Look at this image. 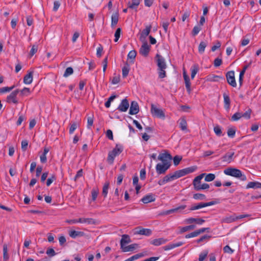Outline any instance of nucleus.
I'll list each match as a JSON object with an SVG mask.
<instances>
[{
	"instance_id": "1",
	"label": "nucleus",
	"mask_w": 261,
	"mask_h": 261,
	"mask_svg": "<svg viewBox=\"0 0 261 261\" xmlns=\"http://www.w3.org/2000/svg\"><path fill=\"white\" fill-rule=\"evenodd\" d=\"M194 167H188L176 171L173 173L167 174L164 176L163 179L159 180L158 183L160 186L164 185L167 182L174 180L189 173H192L194 172Z\"/></svg>"
},
{
	"instance_id": "2",
	"label": "nucleus",
	"mask_w": 261,
	"mask_h": 261,
	"mask_svg": "<svg viewBox=\"0 0 261 261\" xmlns=\"http://www.w3.org/2000/svg\"><path fill=\"white\" fill-rule=\"evenodd\" d=\"M157 65L159 70V76L161 79L164 78L166 76L165 69L167 68L165 59L161 55L157 54L155 56Z\"/></svg>"
},
{
	"instance_id": "3",
	"label": "nucleus",
	"mask_w": 261,
	"mask_h": 261,
	"mask_svg": "<svg viewBox=\"0 0 261 261\" xmlns=\"http://www.w3.org/2000/svg\"><path fill=\"white\" fill-rule=\"evenodd\" d=\"M224 173L227 175L231 176L236 178H240L242 181L247 180L246 175L242 174V171L237 168L229 167L224 170Z\"/></svg>"
},
{
	"instance_id": "4",
	"label": "nucleus",
	"mask_w": 261,
	"mask_h": 261,
	"mask_svg": "<svg viewBox=\"0 0 261 261\" xmlns=\"http://www.w3.org/2000/svg\"><path fill=\"white\" fill-rule=\"evenodd\" d=\"M123 151V148L118 144L115 147L108 153L107 162L109 164L112 165L114 163L115 158L120 154Z\"/></svg>"
},
{
	"instance_id": "5",
	"label": "nucleus",
	"mask_w": 261,
	"mask_h": 261,
	"mask_svg": "<svg viewBox=\"0 0 261 261\" xmlns=\"http://www.w3.org/2000/svg\"><path fill=\"white\" fill-rule=\"evenodd\" d=\"M150 111L153 116L164 119L165 115L164 111L158 108H157L154 105L151 104Z\"/></svg>"
},
{
	"instance_id": "6",
	"label": "nucleus",
	"mask_w": 261,
	"mask_h": 261,
	"mask_svg": "<svg viewBox=\"0 0 261 261\" xmlns=\"http://www.w3.org/2000/svg\"><path fill=\"white\" fill-rule=\"evenodd\" d=\"M170 166L171 164L158 163L155 166L156 172L159 175L164 174L169 169Z\"/></svg>"
},
{
	"instance_id": "7",
	"label": "nucleus",
	"mask_w": 261,
	"mask_h": 261,
	"mask_svg": "<svg viewBox=\"0 0 261 261\" xmlns=\"http://www.w3.org/2000/svg\"><path fill=\"white\" fill-rule=\"evenodd\" d=\"M227 82L228 84L233 87H236L237 83L234 77V72L233 71H229L226 74Z\"/></svg>"
},
{
	"instance_id": "8",
	"label": "nucleus",
	"mask_w": 261,
	"mask_h": 261,
	"mask_svg": "<svg viewBox=\"0 0 261 261\" xmlns=\"http://www.w3.org/2000/svg\"><path fill=\"white\" fill-rule=\"evenodd\" d=\"M67 222L70 224L77 223L94 224V220L92 218H79L78 219L67 220Z\"/></svg>"
},
{
	"instance_id": "9",
	"label": "nucleus",
	"mask_w": 261,
	"mask_h": 261,
	"mask_svg": "<svg viewBox=\"0 0 261 261\" xmlns=\"http://www.w3.org/2000/svg\"><path fill=\"white\" fill-rule=\"evenodd\" d=\"M158 160L162 161L163 164H171L172 156L167 152L161 153L158 158Z\"/></svg>"
},
{
	"instance_id": "10",
	"label": "nucleus",
	"mask_w": 261,
	"mask_h": 261,
	"mask_svg": "<svg viewBox=\"0 0 261 261\" xmlns=\"http://www.w3.org/2000/svg\"><path fill=\"white\" fill-rule=\"evenodd\" d=\"M134 233L136 234L150 236L152 234V230L148 228L137 227L135 228Z\"/></svg>"
},
{
	"instance_id": "11",
	"label": "nucleus",
	"mask_w": 261,
	"mask_h": 261,
	"mask_svg": "<svg viewBox=\"0 0 261 261\" xmlns=\"http://www.w3.org/2000/svg\"><path fill=\"white\" fill-rule=\"evenodd\" d=\"M250 215L248 214H244L240 215L239 216H237L236 214H233L228 217H226L225 219V221L227 223H231L234 222L238 219L246 218L249 217Z\"/></svg>"
},
{
	"instance_id": "12",
	"label": "nucleus",
	"mask_w": 261,
	"mask_h": 261,
	"mask_svg": "<svg viewBox=\"0 0 261 261\" xmlns=\"http://www.w3.org/2000/svg\"><path fill=\"white\" fill-rule=\"evenodd\" d=\"M19 92V90L18 89L13 91L9 95L7 96V102H12L13 103L15 104L17 103L18 100L16 99V96Z\"/></svg>"
},
{
	"instance_id": "13",
	"label": "nucleus",
	"mask_w": 261,
	"mask_h": 261,
	"mask_svg": "<svg viewBox=\"0 0 261 261\" xmlns=\"http://www.w3.org/2000/svg\"><path fill=\"white\" fill-rule=\"evenodd\" d=\"M139 112V107L137 102L133 101L131 102L129 108V114L130 115H135Z\"/></svg>"
},
{
	"instance_id": "14",
	"label": "nucleus",
	"mask_w": 261,
	"mask_h": 261,
	"mask_svg": "<svg viewBox=\"0 0 261 261\" xmlns=\"http://www.w3.org/2000/svg\"><path fill=\"white\" fill-rule=\"evenodd\" d=\"M150 50V46L146 42L143 43L140 48L139 53L144 57H147Z\"/></svg>"
},
{
	"instance_id": "15",
	"label": "nucleus",
	"mask_w": 261,
	"mask_h": 261,
	"mask_svg": "<svg viewBox=\"0 0 261 261\" xmlns=\"http://www.w3.org/2000/svg\"><path fill=\"white\" fill-rule=\"evenodd\" d=\"M129 107V102L126 98L123 99L118 107V110L120 112H126Z\"/></svg>"
},
{
	"instance_id": "16",
	"label": "nucleus",
	"mask_w": 261,
	"mask_h": 261,
	"mask_svg": "<svg viewBox=\"0 0 261 261\" xmlns=\"http://www.w3.org/2000/svg\"><path fill=\"white\" fill-rule=\"evenodd\" d=\"M234 154V152L233 151H230L227 152L225 155H224L221 159L222 162L230 163L232 161V158Z\"/></svg>"
},
{
	"instance_id": "17",
	"label": "nucleus",
	"mask_w": 261,
	"mask_h": 261,
	"mask_svg": "<svg viewBox=\"0 0 261 261\" xmlns=\"http://www.w3.org/2000/svg\"><path fill=\"white\" fill-rule=\"evenodd\" d=\"M169 240L167 239H165L164 238H160L152 240L151 241H150V244L155 246H159L160 245L166 243Z\"/></svg>"
},
{
	"instance_id": "18",
	"label": "nucleus",
	"mask_w": 261,
	"mask_h": 261,
	"mask_svg": "<svg viewBox=\"0 0 261 261\" xmlns=\"http://www.w3.org/2000/svg\"><path fill=\"white\" fill-rule=\"evenodd\" d=\"M183 244L182 242H178L177 243H170L167 245H166L163 247V249L165 251L169 250L171 249H173L176 247H178L181 246Z\"/></svg>"
},
{
	"instance_id": "19",
	"label": "nucleus",
	"mask_w": 261,
	"mask_h": 261,
	"mask_svg": "<svg viewBox=\"0 0 261 261\" xmlns=\"http://www.w3.org/2000/svg\"><path fill=\"white\" fill-rule=\"evenodd\" d=\"M131 242L129 237L127 234H123L120 241L121 248L125 246L126 244H128Z\"/></svg>"
},
{
	"instance_id": "20",
	"label": "nucleus",
	"mask_w": 261,
	"mask_h": 261,
	"mask_svg": "<svg viewBox=\"0 0 261 261\" xmlns=\"http://www.w3.org/2000/svg\"><path fill=\"white\" fill-rule=\"evenodd\" d=\"M183 76H184V80L185 82L186 87L187 90L188 92V93H190V91H191V89H190L191 84L190 82V78L188 76V75L186 74V72H185V71H184Z\"/></svg>"
},
{
	"instance_id": "21",
	"label": "nucleus",
	"mask_w": 261,
	"mask_h": 261,
	"mask_svg": "<svg viewBox=\"0 0 261 261\" xmlns=\"http://www.w3.org/2000/svg\"><path fill=\"white\" fill-rule=\"evenodd\" d=\"M260 189L261 188V183L258 181H251L249 182L246 186V189Z\"/></svg>"
},
{
	"instance_id": "22",
	"label": "nucleus",
	"mask_w": 261,
	"mask_h": 261,
	"mask_svg": "<svg viewBox=\"0 0 261 261\" xmlns=\"http://www.w3.org/2000/svg\"><path fill=\"white\" fill-rule=\"evenodd\" d=\"M129 70H130L129 65L128 63L127 62H126L125 63L122 69V77L123 78L126 77L128 75Z\"/></svg>"
},
{
	"instance_id": "23",
	"label": "nucleus",
	"mask_w": 261,
	"mask_h": 261,
	"mask_svg": "<svg viewBox=\"0 0 261 261\" xmlns=\"http://www.w3.org/2000/svg\"><path fill=\"white\" fill-rule=\"evenodd\" d=\"M217 203V202L215 201H212L208 202H200L197 203V210L208 206H211L213 205H214Z\"/></svg>"
},
{
	"instance_id": "24",
	"label": "nucleus",
	"mask_w": 261,
	"mask_h": 261,
	"mask_svg": "<svg viewBox=\"0 0 261 261\" xmlns=\"http://www.w3.org/2000/svg\"><path fill=\"white\" fill-rule=\"evenodd\" d=\"M69 235L71 238L75 239L77 237L84 236L85 233L83 231L71 230L69 232Z\"/></svg>"
},
{
	"instance_id": "25",
	"label": "nucleus",
	"mask_w": 261,
	"mask_h": 261,
	"mask_svg": "<svg viewBox=\"0 0 261 261\" xmlns=\"http://www.w3.org/2000/svg\"><path fill=\"white\" fill-rule=\"evenodd\" d=\"M223 96L224 98V108L226 110H228L230 109V100L229 96L226 93H224Z\"/></svg>"
},
{
	"instance_id": "26",
	"label": "nucleus",
	"mask_w": 261,
	"mask_h": 261,
	"mask_svg": "<svg viewBox=\"0 0 261 261\" xmlns=\"http://www.w3.org/2000/svg\"><path fill=\"white\" fill-rule=\"evenodd\" d=\"M155 197L152 194L147 195L141 199V201L144 203H148L155 200Z\"/></svg>"
},
{
	"instance_id": "27",
	"label": "nucleus",
	"mask_w": 261,
	"mask_h": 261,
	"mask_svg": "<svg viewBox=\"0 0 261 261\" xmlns=\"http://www.w3.org/2000/svg\"><path fill=\"white\" fill-rule=\"evenodd\" d=\"M138 246V245L137 244H133L129 245L127 246H125L123 248H121L123 252H129L133 251L135 249H136Z\"/></svg>"
},
{
	"instance_id": "28",
	"label": "nucleus",
	"mask_w": 261,
	"mask_h": 261,
	"mask_svg": "<svg viewBox=\"0 0 261 261\" xmlns=\"http://www.w3.org/2000/svg\"><path fill=\"white\" fill-rule=\"evenodd\" d=\"M33 81V72H30L23 78V83L25 84H30Z\"/></svg>"
},
{
	"instance_id": "29",
	"label": "nucleus",
	"mask_w": 261,
	"mask_h": 261,
	"mask_svg": "<svg viewBox=\"0 0 261 261\" xmlns=\"http://www.w3.org/2000/svg\"><path fill=\"white\" fill-rule=\"evenodd\" d=\"M140 4V0H132L128 3V8L136 10Z\"/></svg>"
},
{
	"instance_id": "30",
	"label": "nucleus",
	"mask_w": 261,
	"mask_h": 261,
	"mask_svg": "<svg viewBox=\"0 0 261 261\" xmlns=\"http://www.w3.org/2000/svg\"><path fill=\"white\" fill-rule=\"evenodd\" d=\"M119 19V14L116 12L112 14L111 16V25L112 27H115L118 23Z\"/></svg>"
},
{
	"instance_id": "31",
	"label": "nucleus",
	"mask_w": 261,
	"mask_h": 261,
	"mask_svg": "<svg viewBox=\"0 0 261 261\" xmlns=\"http://www.w3.org/2000/svg\"><path fill=\"white\" fill-rule=\"evenodd\" d=\"M179 126L181 130H187V123L186 119L184 118H181L179 120Z\"/></svg>"
},
{
	"instance_id": "32",
	"label": "nucleus",
	"mask_w": 261,
	"mask_h": 261,
	"mask_svg": "<svg viewBox=\"0 0 261 261\" xmlns=\"http://www.w3.org/2000/svg\"><path fill=\"white\" fill-rule=\"evenodd\" d=\"M145 255H146V253H144V252L136 254L131 256L130 257L125 259L124 261H134L135 260L138 259V258H139L140 257H143Z\"/></svg>"
},
{
	"instance_id": "33",
	"label": "nucleus",
	"mask_w": 261,
	"mask_h": 261,
	"mask_svg": "<svg viewBox=\"0 0 261 261\" xmlns=\"http://www.w3.org/2000/svg\"><path fill=\"white\" fill-rule=\"evenodd\" d=\"M186 207V206L185 205H181V206H178L177 207H176L175 208H172V209H171V210H168L167 211H166L164 214L165 215H169V214H170L171 213H173L174 212H179L181 210H184L185 208Z\"/></svg>"
},
{
	"instance_id": "34",
	"label": "nucleus",
	"mask_w": 261,
	"mask_h": 261,
	"mask_svg": "<svg viewBox=\"0 0 261 261\" xmlns=\"http://www.w3.org/2000/svg\"><path fill=\"white\" fill-rule=\"evenodd\" d=\"M136 55H137V53L135 50H132L129 52V53L127 55V59L131 60L129 61V63H134V60L136 58Z\"/></svg>"
},
{
	"instance_id": "35",
	"label": "nucleus",
	"mask_w": 261,
	"mask_h": 261,
	"mask_svg": "<svg viewBox=\"0 0 261 261\" xmlns=\"http://www.w3.org/2000/svg\"><path fill=\"white\" fill-rule=\"evenodd\" d=\"M207 45V42L206 41H201L199 46H198V51L200 54H202L204 53L205 48L206 47Z\"/></svg>"
},
{
	"instance_id": "36",
	"label": "nucleus",
	"mask_w": 261,
	"mask_h": 261,
	"mask_svg": "<svg viewBox=\"0 0 261 261\" xmlns=\"http://www.w3.org/2000/svg\"><path fill=\"white\" fill-rule=\"evenodd\" d=\"M211 238V236L209 235L205 234L202 236L200 238L197 239V243L206 242Z\"/></svg>"
},
{
	"instance_id": "37",
	"label": "nucleus",
	"mask_w": 261,
	"mask_h": 261,
	"mask_svg": "<svg viewBox=\"0 0 261 261\" xmlns=\"http://www.w3.org/2000/svg\"><path fill=\"white\" fill-rule=\"evenodd\" d=\"M210 188V185L206 183L201 184V182L197 184V191L201 190H206Z\"/></svg>"
},
{
	"instance_id": "38",
	"label": "nucleus",
	"mask_w": 261,
	"mask_h": 261,
	"mask_svg": "<svg viewBox=\"0 0 261 261\" xmlns=\"http://www.w3.org/2000/svg\"><path fill=\"white\" fill-rule=\"evenodd\" d=\"M194 228H195V225L193 224L181 227L180 228V233H183L186 231L193 230V229H194Z\"/></svg>"
},
{
	"instance_id": "39",
	"label": "nucleus",
	"mask_w": 261,
	"mask_h": 261,
	"mask_svg": "<svg viewBox=\"0 0 261 261\" xmlns=\"http://www.w3.org/2000/svg\"><path fill=\"white\" fill-rule=\"evenodd\" d=\"M216 176L214 174L209 173L206 174L205 173V176L204 178V180L207 182H210L215 179Z\"/></svg>"
},
{
	"instance_id": "40",
	"label": "nucleus",
	"mask_w": 261,
	"mask_h": 261,
	"mask_svg": "<svg viewBox=\"0 0 261 261\" xmlns=\"http://www.w3.org/2000/svg\"><path fill=\"white\" fill-rule=\"evenodd\" d=\"M241 117H242V113L237 112L232 116L230 120L232 121H236L239 120Z\"/></svg>"
},
{
	"instance_id": "41",
	"label": "nucleus",
	"mask_w": 261,
	"mask_h": 261,
	"mask_svg": "<svg viewBox=\"0 0 261 261\" xmlns=\"http://www.w3.org/2000/svg\"><path fill=\"white\" fill-rule=\"evenodd\" d=\"M236 129L234 127L228 128L227 130V135L229 138H233L235 136Z\"/></svg>"
},
{
	"instance_id": "42",
	"label": "nucleus",
	"mask_w": 261,
	"mask_h": 261,
	"mask_svg": "<svg viewBox=\"0 0 261 261\" xmlns=\"http://www.w3.org/2000/svg\"><path fill=\"white\" fill-rule=\"evenodd\" d=\"M151 28V25L146 27V28L144 30H143V31L142 32L141 36L144 38L147 37L150 32Z\"/></svg>"
},
{
	"instance_id": "43",
	"label": "nucleus",
	"mask_w": 261,
	"mask_h": 261,
	"mask_svg": "<svg viewBox=\"0 0 261 261\" xmlns=\"http://www.w3.org/2000/svg\"><path fill=\"white\" fill-rule=\"evenodd\" d=\"M208 250H204L201 253H200L199 256L198 261H203L205 258L206 257L208 254Z\"/></svg>"
},
{
	"instance_id": "44",
	"label": "nucleus",
	"mask_w": 261,
	"mask_h": 261,
	"mask_svg": "<svg viewBox=\"0 0 261 261\" xmlns=\"http://www.w3.org/2000/svg\"><path fill=\"white\" fill-rule=\"evenodd\" d=\"M211 231V228L210 227H204V228H197V236L202 233L204 232H210Z\"/></svg>"
},
{
	"instance_id": "45",
	"label": "nucleus",
	"mask_w": 261,
	"mask_h": 261,
	"mask_svg": "<svg viewBox=\"0 0 261 261\" xmlns=\"http://www.w3.org/2000/svg\"><path fill=\"white\" fill-rule=\"evenodd\" d=\"M109 187V183L108 182L106 183L103 187L102 194L103 195L104 197H106L108 194Z\"/></svg>"
},
{
	"instance_id": "46",
	"label": "nucleus",
	"mask_w": 261,
	"mask_h": 261,
	"mask_svg": "<svg viewBox=\"0 0 261 261\" xmlns=\"http://www.w3.org/2000/svg\"><path fill=\"white\" fill-rule=\"evenodd\" d=\"M73 70L72 67H67L65 70V71L63 74V76L65 77H68V76L71 75L73 73Z\"/></svg>"
},
{
	"instance_id": "47",
	"label": "nucleus",
	"mask_w": 261,
	"mask_h": 261,
	"mask_svg": "<svg viewBox=\"0 0 261 261\" xmlns=\"http://www.w3.org/2000/svg\"><path fill=\"white\" fill-rule=\"evenodd\" d=\"M220 79L224 80V78L223 76L213 75L208 78V80L211 81L218 82Z\"/></svg>"
},
{
	"instance_id": "48",
	"label": "nucleus",
	"mask_w": 261,
	"mask_h": 261,
	"mask_svg": "<svg viewBox=\"0 0 261 261\" xmlns=\"http://www.w3.org/2000/svg\"><path fill=\"white\" fill-rule=\"evenodd\" d=\"M98 190L97 189H93L91 191V197L92 200L93 201H95L98 196Z\"/></svg>"
},
{
	"instance_id": "49",
	"label": "nucleus",
	"mask_w": 261,
	"mask_h": 261,
	"mask_svg": "<svg viewBox=\"0 0 261 261\" xmlns=\"http://www.w3.org/2000/svg\"><path fill=\"white\" fill-rule=\"evenodd\" d=\"M3 258L5 261L7 260L9 258L7 252V246L6 245L3 246Z\"/></svg>"
},
{
	"instance_id": "50",
	"label": "nucleus",
	"mask_w": 261,
	"mask_h": 261,
	"mask_svg": "<svg viewBox=\"0 0 261 261\" xmlns=\"http://www.w3.org/2000/svg\"><path fill=\"white\" fill-rule=\"evenodd\" d=\"M14 87H15L14 85H13L10 87H3L2 88H0V93H4L9 92L11 90H12Z\"/></svg>"
},
{
	"instance_id": "51",
	"label": "nucleus",
	"mask_w": 261,
	"mask_h": 261,
	"mask_svg": "<svg viewBox=\"0 0 261 261\" xmlns=\"http://www.w3.org/2000/svg\"><path fill=\"white\" fill-rule=\"evenodd\" d=\"M56 176L54 175H52L51 177H49L46 181V186L49 187L55 180H56Z\"/></svg>"
},
{
	"instance_id": "52",
	"label": "nucleus",
	"mask_w": 261,
	"mask_h": 261,
	"mask_svg": "<svg viewBox=\"0 0 261 261\" xmlns=\"http://www.w3.org/2000/svg\"><path fill=\"white\" fill-rule=\"evenodd\" d=\"M251 113V110L250 109H248L247 111H246L243 114L242 113V117H244L247 119H249L250 118V115Z\"/></svg>"
},
{
	"instance_id": "53",
	"label": "nucleus",
	"mask_w": 261,
	"mask_h": 261,
	"mask_svg": "<svg viewBox=\"0 0 261 261\" xmlns=\"http://www.w3.org/2000/svg\"><path fill=\"white\" fill-rule=\"evenodd\" d=\"M214 130L215 133L218 136H221L222 135V130L221 127L219 125H217L214 127Z\"/></svg>"
},
{
	"instance_id": "54",
	"label": "nucleus",
	"mask_w": 261,
	"mask_h": 261,
	"mask_svg": "<svg viewBox=\"0 0 261 261\" xmlns=\"http://www.w3.org/2000/svg\"><path fill=\"white\" fill-rule=\"evenodd\" d=\"M31 93L30 89L29 88L24 87L20 91V94L23 95H28Z\"/></svg>"
},
{
	"instance_id": "55",
	"label": "nucleus",
	"mask_w": 261,
	"mask_h": 261,
	"mask_svg": "<svg viewBox=\"0 0 261 261\" xmlns=\"http://www.w3.org/2000/svg\"><path fill=\"white\" fill-rule=\"evenodd\" d=\"M121 30L120 28H118L115 33V42H117L120 38Z\"/></svg>"
},
{
	"instance_id": "56",
	"label": "nucleus",
	"mask_w": 261,
	"mask_h": 261,
	"mask_svg": "<svg viewBox=\"0 0 261 261\" xmlns=\"http://www.w3.org/2000/svg\"><path fill=\"white\" fill-rule=\"evenodd\" d=\"M37 50L38 46L36 45H33L29 54L30 57H32L37 51Z\"/></svg>"
},
{
	"instance_id": "57",
	"label": "nucleus",
	"mask_w": 261,
	"mask_h": 261,
	"mask_svg": "<svg viewBox=\"0 0 261 261\" xmlns=\"http://www.w3.org/2000/svg\"><path fill=\"white\" fill-rule=\"evenodd\" d=\"M77 127V124L75 122H73L71 124L70 128H69V134H72L73 133L74 131L76 129Z\"/></svg>"
},
{
	"instance_id": "58",
	"label": "nucleus",
	"mask_w": 261,
	"mask_h": 261,
	"mask_svg": "<svg viewBox=\"0 0 261 261\" xmlns=\"http://www.w3.org/2000/svg\"><path fill=\"white\" fill-rule=\"evenodd\" d=\"M182 158L178 155H176L173 158V163L175 166H177L179 164V162L181 160Z\"/></svg>"
},
{
	"instance_id": "59",
	"label": "nucleus",
	"mask_w": 261,
	"mask_h": 261,
	"mask_svg": "<svg viewBox=\"0 0 261 261\" xmlns=\"http://www.w3.org/2000/svg\"><path fill=\"white\" fill-rule=\"evenodd\" d=\"M103 51V47L101 45H99L98 47L97 48L96 51V56L97 57L100 58L102 55V53Z\"/></svg>"
},
{
	"instance_id": "60",
	"label": "nucleus",
	"mask_w": 261,
	"mask_h": 261,
	"mask_svg": "<svg viewBox=\"0 0 261 261\" xmlns=\"http://www.w3.org/2000/svg\"><path fill=\"white\" fill-rule=\"evenodd\" d=\"M28 146V141L27 140H22L21 142V149L23 151H25Z\"/></svg>"
},
{
	"instance_id": "61",
	"label": "nucleus",
	"mask_w": 261,
	"mask_h": 261,
	"mask_svg": "<svg viewBox=\"0 0 261 261\" xmlns=\"http://www.w3.org/2000/svg\"><path fill=\"white\" fill-rule=\"evenodd\" d=\"M93 124V117L92 116L91 117H88L87 118V127L88 128H90L91 126H92Z\"/></svg>"
},
{
	"instance_id": "62",
	"label": "nucleus",
	"mask_w": 261,
	"mask_h": 261,
	"mask_svg": "<svg viewBox=\"0 0 261 261\" xmlns=\"http://www.w3.org/2000/svg\"><path fill=\"white\" fill-rule=\"evenodd\" d=\"M46 254L50 257L54 256L56 255V252L54 249L48 248L46 251Z\"/></svg>"
},
{
	"instance_id": "63",
	"label": "nucleus",
	"mask_w": 261,
	"mask_h": 261,
	"mask_svg": "<svg viewBox=\"0 0 261 261\" xmlns=\"http://www.w3.org/2000/svg\"><path fill=\"white\" fill-rule=\"evenodd\" d=\"M223 251L225 253L232 254L233 252V250L228 245L225 246L223 248Z\"/></svg>"
},
{
	"instance_id": "64",
	"label": "nucleus",
	"mask_w": 261,
	"mask_h": 261,
	"mask_svg": "<svg viewBox=\"0 0 261 261\" xmlns=\"http://www.w3.org/2000/svg\"><path fill=\"white\" fill-rule=\"evenodd\" d=\"M61 5V3L59 1H56L54 3L53 11H57Z\"/></svg>"
}]
</instances>
